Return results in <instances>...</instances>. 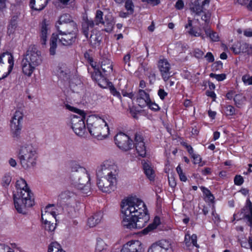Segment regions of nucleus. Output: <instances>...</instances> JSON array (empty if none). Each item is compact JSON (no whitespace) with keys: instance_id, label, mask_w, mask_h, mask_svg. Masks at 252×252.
Segmentation results:
<instances>
[{"instance_id":"0e129e2a","label":"nucleus","mask_w":252,"mask_h":252,"mask_svg":"<svg viewBox=\"0 0 252 252\" xmlns=\"http://www.w3.org/2000/svg\"><path fill=\"white\" fill-rule=\"evenodd\" d=\"M168 181L170 187L174 188L176 186V183L175 182V179L173 177H168Z\"/></svg>"},{"instance_id":"0eeeda50","label":"nucleus","mask_w":252,"mask_h":252,"mask_svg":"<svg viewBox=\"0 0 252 252\" xmlns=\"http://www.w3.org/2000/svg\"><path fill=\"white\" fill-rule=\"evenodd\" d=\"M86 122L90 133L98 139L105 138L109 134L108 125L105 120L100 117L94 115L89 116Z\"/></svg>"},{"instance_id":"c756f323","label":"nucleus","mask_w":252,"mask_h":252,"mask_svg":"<svg viewBox=\"0 0 252 252\" xmlns=\"http://www.w3.org/2000/svg\"><path fill=\"white\" fill-rule=\"evenodd\" d=\"M94 26V21L92 20H87L82 24V32L85 36L88 38L89 36V31L92 29Z\"/></svg>"},{"instance_id":"4c0bfd02","label":"nucleus","mask_w":252,"mask_h":252,"mask_svg":"<svg viewBox=\"0 0 252 252\" xmlns=\"http://www.w3.org/2000/svg\"><path fill=\"white\" fill-rule=\"evenodd\" d=\"M189 33L193 36L197 37L200 36L202 39H204L205 36L202 34L201 29H199V31H196L193 28H190L188 32Z\"/></svg>"},{"instance_id":"bb28decb","label":"nucleus","mask_w":252,"mask_h":252,"mask_svg":"<svg viewBox=\"0 0 252 252\" xmlns=\"http://www.w3.org/2000/svg\"><path fill=\"white\" fill-rule=\"evenodd\" d=\"M103 216L102 212L99 211L89 218L88 220V224L90 227H93L99 223Z\"/></svg>"},{"instance_id":"4be33fe9","label":"nucleus","mask_w":252,"mask_h":252,"mask_svg":"<svg viewBox=\"0 0 252 252\" xmlns=\"http://www.w3.org/2000/svg\"><path fill=\"white\" fill-rule=\"evenodd\" d=\"M135 146L138 155L144 157L146 154V147L143 142V138L140 134L135 135Z\"/></svg>"},{"instance_id":"338daca9","label":"nucleus","mask_w":252,"mask_h":252,"mask_svg":"<svg viewBox=\"0 0 252 252\" xmlns=\"http://www.w3.org/2000/svg\"><path fill=\"white\" fill-rule=\"evenodd\" d=\"M166 83V85L169 87H172L174 85L175 81L171 77L169 79V80L167 82H165Z\"/></svg>"},{"instance_id":"37998d69","label":"nucleus","mask_w":252,"mask_h":252,"mask_svg":"<svg viewBox=\"0 0 252 252\" xmlns=\"http://www.w3.org/2000/svg\"><path fill=\"white\" fill-rule=\"evenodd\" d=\"M225 113L227 116H232L235 114V109L231 105L226 106Z\"/></svg>"},{"instance_id":"1a4fd4ad","label":"nucleus","mask_w":252,"mask_h":252,"mask_svg":"<svg viewBox=\"0 0 252 252\" xmlns=\"http://www.w3.org/2000/svg\"><path fill=\"white\" fill-rule=\"evenodd\" d=\"M66 107L69 110L78 114L79 116L74 115L71 119V128L78 136H83L85 132V119L86 113L84 111L77 109L69 105H66Z\"/></svg>"},{"instance_id":"7c9ffc66","label":"nucleus","mask_w":252,"mask_h":252,"mask_svg":"<svg viewBox=\"0 0 252 252\" xmlns=\"http://www.w3.org/2000/svg\"><path fill=\"white\" fill-rule=\"evenodd\" d=\"M207 36L210 37L212 41H218L219 40V36L218 33L210 29L209 27H203V28Z\"/></svg>"},{"instance_id":"dca6fc26","label":"nucleus","mask_w":252,"mask_h":252,"mask_svg":"<svg viewBox=\"0 0 252 252\" xmlns=\"http://www.w3.org/2000/svg\"><path fill=\"white\" fill-rule=\"evenodd\" d=\"M115 144L123 151H128L133 147L132 141L126 134L120 132L115 137Z\"/></svg>"},{"instance_id":"cd10ccee","label":"nucleus","mask_w":252,"mask_h":252,"mask_svg":"<svg viewBox=\"0 0 252 252\" xmlns=\"http://www.w3.org/2000/svg\"><path fill=\"white\" fill-rule=\"evenodd\" d=\"M143 168L146 176L151 181L153 180L155 178V171H154L151 165L146 162H142Z\"/></svg>"},{"instance_id":"6e6552de","label":"nucleus","mask_w":252,"mask_h":252,"mask_svg":"<svg viewBox=\"0 0 252 252\" xmlns=\"http://www.w3.org/2000/svg\"><path fill=\"white\" fill-rule=\"evenodd\" d=\"M210 0H189L188 4L190 11L195 15L201 16L202 20L205 22L204 27H208L210 23L211 14L209 11H206L208 8Z\"/></svg>"},{"instance_id":"c85d7f7f","label":"nucleus","mask_w":252,"mask_h":252,"mask_svg":"<svg viewBox=\"0 0 252 252\" xmlns=\"http://www.w3.org/2000/svg\"><path fill=\"white\" fill-rule=\"evenodd\" d=\"M17 19L18 16L14 15L10 20L9 24L7 27V33L9 35L13 34L15 32L17 27Z\"/></svg>"},{"instance_id":"7ed1b4c3","label":"nucleus","mask_w":252,"mask_h":252,"mask_svg":"<svg viewBox=\"0 0 252 252\" xmlns=\"http://www.w3.org/2000/svg\"><path fill=\"white\" fill-rule=\"evenodd\" d=\"M15 187L16 192L13 195L15 209L19 213L25 214L26 209L34 204L33 194L23 178L16 181Z\"/></svg>"},{"instance_id":"4468645a","label":"nucleus","mask_w":252,"mask_h":252,"mask_svg":"<svg viewBox=\"0 0 252 252\" xmlns=\"http://www.w3.org/2000/svg\"><path fill=\"white\" fill-rule=\"evenodd\" d=\"M246 219L249 222L250 226L252 227V203L248 199L245 206L241 210L240 212L233 215V220Z\"/></svg>"},{"instance_id":"58836bf2","label":"nucleus","mask_w":252,"mask_h":252,"mask_svg":"<svg viewBox=\"0 0 252 252\" xmlns=\"http://www.w3.org/2000/svg\"><path fill=\"white\" fill-rule=\"evenodd\" d=\"M244 97L241 94H236L234 97V101H235V104L238 106L240 107L242 105L244 101Z\"/></svg>"},{"instance_id":"ea45409f","label":"nucleus","mask_w":252,"mask_h":252,"mask_svg":"<svg viewBox=\"0 0 252 252\" xmlns=\"http://www.w3.org/2000/svg\"><path fill=\"white\" fill-rule=\"evenodd\" d=\"M242 80L246 85H252V75L246 74L242 76Z\"/></svg>"},{"instance_id":"2eb2a0df","label":"nucleus","mask_w":252,"mask_h":252,"mask_svg":"<svg viewBox=\"0 0 252 252\" xmlns=\"http://www.w3.org/2000/svg\"><path fill=\"white\" fill-rule=\"evenodd\" d=\"M148 252H174L173 246L170 241L161 240L153 244Z\"/></svg>"},{"instance_id":"aec40b11","label":"nucleus","mask_w":252,"mask_h":252,"mask_svg":"<svg viewBox=\"0 0 252 252\" xmlns=\"http://www.w3.org/2000/svg\"><path fill=\"white\" fill-rule=\"evenodd\" d=\"M123 252H143L144 249L139 241H131L125 244L121 249Z\"/></svg>"},{"instance_id":"2f4dec72","label":"nucleus","mask_w":252,"mask_h":252,"mask_svg":"<svg viewBox=\"0 0 252 252\" xmlns=\"http://www.w3.org/2000/svg\"><path fill=\"white\" fill-rule=\"evenodd\" d=\"M48 252H65L63 250L61 246L58 243H51L48 247Z\"/></svg>"},{"instance_id":"4d7b16f0","label":"nucleus","mask_w":252,"mask_h":252,"mask_svg":"<svg viewBox=\"0 0 252 252\" xmlns=\"http://www.w3.org/2000/svg\"><path fill=\"white\" fill-rule=\"evenodd\" d=\"M190 240L193 246H195L197 248L199 247L197 244V236L195 234H193L192 236H190Z\"/></svg>"},{"instance_id":"774afa93","label":"nucleus","mask_w":252,"mask_h":252,"mask_svg":"<svg viewBox=\"0 0 252 252\" xmlns=\"http://www.w3.org/2000/svg\"><path fill=\"white\" fill-rule=\"evenodd\" d=\"M244 34L247 37L252 36V30L248 29L244 31Z\"/></svg>"},{"instance_id":"f3484780","label":"nucleus","mask_w":252,"mask_h":252,"mask_svg":"<svg viewBox=\"0 0 252 252\" xmlns=\"http://www.w3.org/2000/svg\"><path fill=\"white\" fill-rule=\"evenodd\" d=\"M158 68L162 78L164 82H167L173 75L171 70V65L166 59H160L158 62Z\"/></svg>"},{"instance_id":"6e6d98bb","label":"nucleus","mask_w":252,"mask_h":252,"mask_svg":"<svg viewBox=\"0 0 252 252\" xmlns=\"http://www.w3.org/2000/svg\"><path fill=\"white\" fill-rule=\"evenodd\" d=\"M143 2H147V3L152 5L155 6L159 4L160 0H142Z\"/></svg>"},{"instance_id":"680f3d73","label":"nucleus","mask_w":252,"mask_h":252,"mask_svg":"<svg viewBox=\"0 0 252 252\" xmlns=\"http://www.w3.org/2000/svg\"><path fill=\"white\" fill-rule=\"evenodd\" d=\"M213 66L214 69H220L222 67V63L220 61L217 62L213 64Z\"/></svg>"},{"instance_id":"a18cd8bd","label":"nucleus","mask_w":252,"mask_h":252,"mask_svg":"<svg viewBox=\"0 0 252 252\" xmlns=\"http://www.w3.org/2000/svg\"><path fill=\"white\" fill-rule=\"evenodd\" d=\"M234 182L235 185L237 186H241L244 183V179L242 176L240 175H237L234 177Z\"/></svg>"},{"instance_id":"39448f33","label":"nucleus","mask_w":252,"mask_h":252,"mask_svg":"<svg viewBox=\"0 0 252 252\" xmlns=\"http://www.w3.org/2000/svg\"><path fill=\"white\" fill-rule=\"evenodd\" d=\"M70 178L72 184L78 189L87 194L90 189V177L86 169L76 163H73Z\"/></svg>"},{"instance_id":"69168bd1","label":"nucleus","mask_w":252,"mask_h":252,"mask_svg":"<svg viewBox=\"0 0 252 252\" xmlns=\"http://www.w3.org/2000/svg\"><path fill=\"white\" fill-rule=\"evenodd\" d=\"M130 59V55L129 54H127L124 57V62L125 64H127L128 66L130 65L129 61Z\"/></svg>"},{"instance_id":"e2e57ef3","label":"nucleus","mask_w":252,"mask_h":252,"mask_svg":"<svg viewBox=\"0 0 252 252\" xmlns=\"http://www.w3.org/2000/svg\"><path fill=\"white\" fill-rule=\"evenodd\" d=\"M184 241L187 247H189L191 245V243L190 240V236L189 235H185Z\"/></svg>"},{"instance_id":"b1692460","label":"nucleus","mask_w":252,"mask_h":252,"mask_svg":"<svg viewBox=\"0 0 252 252\" xmlns=\"http://www.w3.org/2000/svg\"><path fill=\"white\" fill-rule=\"evenodd\" d=\"M101 68L105 74L109 75L113 71V65L111 61L107 59L103 58L101 61Z\"/></svg>"},{"instance_id":"052dcab7","label":"nucleus","mask_w":252,"mask_h":252,"mask_svg":"<svg viewBox=\"0 0 252 252\" xmlns=\"http://www.w3.org/2000/svg\"><path fill=\"white\" fill-rule=\"evenodd\" d=\"M191 157L193 158L194 164L200 163L201 161V158L199 155L193 154L191 155Z\"/></svg>"},{"instance_id":"412c9836","label":"nucleus","mask_w":252,"mask_h":252,"mask_svg":"<svg viewBox=\"0 0 252 252\" xmlns=\"http://www.w3.org/2000/svg\"><path fill=\"white\" fill-rule=\"evenodd\" d=\"M76 194L72 191L65 190L62 192L59 196L58 203L62 205L65 204H69L75 201Z\"/></svg>"},{"instance_id":"6ab92c4d","label":"nucleus","mask_w":252,"mask_h":252,"mask_svg":"<svg viewBox=\"0 0 252 252\" xmlns=\"http://www.w3.org/2000/svg\"><path fill=\"white\" fill-rule=\"evenodd\" d=\"M56 28L59 33H75L78 34L77 25L74 21L61 25H56Z\"/></svg>"},{"instance_id":"5fc2aeb1","label":"nucleus","mask_w":252,"mask_h":252,"mask_svg":"<svg viewBox=\"0 0 252 252\" xmlns=\"http://www.w3.org/2000/svg\"><path fill=\"white\" fill-rule=\"evenodd\" d=\"M158 94L160 98L162 100H163L167 95L168 94L163 89H159L158 91Z\"/></svg>"},{"instance_id":"de8ad7c7","label":"nucleus","mask_w":252,"mask_h":252,"mask_svg":"<svg viewBox=\"0 0 252 252\" xmlns=\"http://www.w3.org/2000/svg\"><path fill=\"white\" fill-rule=\"evenodd\" d=\"M0 252H15L9 246L4 244H0Z\"/></svg>"},{"instance_id":"13d9d810","label":"nucleus","mask_w":252,"mask_h":252,"mask_svg":"<svg viewBox=\"0 0 252 252\" xmlns=\"http://www.w3.org/2000/svg\"><path fill=\"white\" fill-rule=\"evenodd\" d=\"M175 6L177 9H182L184 7V3L182 0H178L176 2Z\"/></svg>"},{"instance_id":"09e8293b","label":"nucleus","mask_w":252,"mask_h":252,"mask_svg":"<svg viewBox=\"0 0 252 252\" xmlns=\"http://www.w3.org/2000/svg\"><path fill=\"white\" fill-rule=\"evenodd\" d=\"M204 52H203L201 50L196 48L193 51V55L194 56L198 59L202 58L204 55Z\"/></svg>"},{"instance_id":"f257e3e1","label":"nucleus","mask_w":252,"mask_h":252,"mask_svg":"<svg viewBox=\"0 0 252 252\" xmlns=\"http://www.w3.org/2000/svg\"><path fill=\"white\" fill-rule=\"evenodd\" d=\"M123 214L122 224L128 229H141L144 227L150 219L144 202L137 198H128L121 203Z\"/></svg>"},{"instance_id":"f03ea898","label":"nucleus","mask_w":252,"mask_h":252,"mask_svg":"<svg viewBox=\"0 0 252 252\" xmlns=\"http://www.w3.org/2000/svg\"><path fill=\"white\" fill-rule=\"evenodd\" d=\"M97 186L103 192L111 193L116 188L118 169L116 164L109 160L104 161L96 172Z\"/></svg>"},{"instance_id":"f8f14e48","label":"nucleus","mask_w":252,"mask_h":252,"mask_svg":"<svg viewBox=\"0 0 252 252\" xmlns=\"http://www.w3.org/2000/svg\"><path fill=\"white\" fill-rule=\"evenodd\" d=\"M23 114L20 111H16L10 121V127L13 138L19 139L22 127Z\"/></svg>"},{"instance_id":"20e7f679","label":"nucleus","mask_w":252,"mask_h":252,"mask_svg":"<svg viewBox=\"0 0 252 252\" xmlns=\"http://www.w3.org/2000/svg\"><path fill=\"white\" fill-rule=\"evenodd\" d=\"M42 61L41 52L35 45L30 46L22 61L23 73L31 77L36 67L41 64Z\"/></svg>"},{"instance_id":"423d86ee","label":"nucleus","mask_w":252,"mask_h":252,"mask_svg":"<svg viewBox=\"0 0 252 252\" xmlns=\"http://www.w3.org/2000/svg\"><path fill=\"white\" fill-rule=\"evenodd\" d=\"M18 156L23 168L25 169L32 168L36 164L38 158L37 148L32 144H25L20 146Z\"/></svg>"},{"instance_id":"c03bdc74","label":"nucleus","mask_w":252,"mask_h":252,"mask_svg":"<svg viewBox=\"0 0 252 252\" xmlns=\"http://www.w3.org/2000/svg\"><path fill=\"white\" fill-rule=\"evenodd\" d=\"M210 77L211 78H215L218 81H221L225 79L226 75L225 74H216L211 73L210 74Z\"/></svg>"},{"instance_id":"473e14b6","label":"nucleus","mask_w":252,"mask_h":252,"mask_svg":"<svg viewBox=\"0 0 252 252\" xmlns=\"http://www.w3.org/2000/svg\"><path fill=\"white\" fill-rule=\"evenodd\" d=\"M159 222V219L158 218H155L153 223L150 224L146 228L143 230L144 234H147L152 230L156 229Z\"/></svg>"},{"instance_id":"603ef678","label":"nucleus","mask_w":252,"mask_h":252,"mask_svg":"<svg viewBox=\"0 0 252 252\" xmlns=\"http://www.w3.org/2000/svg\"><path fill=\"white\" fill-rule=\"evenodd\" d=\"M137 102H138L139 106L141 108H143L145 106H147L148 104L149 103V101L142 99L141 98H139L138 97L137 98Z\"/></svg>"},{"instance_id":"72a5a7b5","label":"nucleus","mask_w":252,"mask_h":252,"mask_svg":"<svg viewBox=\"0 0 252 252\" xmlns=\"http://www.w3.org/2000/svg\"><path fill=\"white\" fill-rule=\"evenodd\" d=\"M107 248V245L104 241L101 238L97 239V242L95 247L96 252H102Z\"/></svg>"},{"instance_id":"a19ab883","label":"nucleus","mask_w":252,"mask_h":252,"mask_svg":"<svg viewBox=\"0 0 252 252\" xmlns=\"http://www.w3.org/2000/svg\"><path fill=\"white\" fill-rule=\"evenodd\" d=\"M138 97L141 98L142 99H143L144 100H147L149 101V102H150V98L149 94L146 93L145 91L143 90H139L138 91Z\"/></svg>"},{"instance_id":"393cba45","label":"nucleus","mask_w":252,"mask_h":252,"mask_svg":"<svg viewBox=\"0 0 252 252\" xmlns=\"http://www.w3.org/2000/svg\"><path fill=\"white\" fill-rule=\"evenodd\" d=\"M92 78L98 83L100 87L102 88L105 87L107 82L104 79L101 72L98 69L96 70L94 68V71L92 74Z\"/></svg>"},{"instance_id":"9d476101","label":"nucleus","mask_w":252,"mask_h":252,"mask_svg":"<svg viewBox=\"0 0 252 252\" xmlns=\"http://www.w3.org/2000/svg\"><path fill=\"white\" fill-rule=\"evenodd\" d=\"M77 34L75 33H53L50 42V53L54 55L56 53L57 42L64 46H69L73 44L76 40Z\"/></svg>"},{"instance_id":"ddd939ff","label":"nucleus","mask_w":252,"mask_h":252,"mask_svg":"<svg viewBox=\"0 0 252 252\" xmlns=\"http://www.w3.org/2000/svg\"><path fill=\"white\" fill-rule=\"evenodd\" d=\"M50 206H48L44 211H42L41 220L45 230L52 232L56 228V226L54 223V220H56V214L55 212L50 210Z\"/></svg>"},{"instance_id":"5701e85b","label":"nucleus","mask_w":252,"mask_h":252,"mask_svg":"<svg viewBox=\"0 0 252 252\" xmlns=\"http://www.w3.org/2000/svg\"><path fill=\"white\" fill-rule=\"evenodd\" d=\"M50 28L49 24L47 21L44 20L42 21L41 29V42L42 45H45L47 41V35L50 34Z\"/></svg>"},{"instance_id":"3c124183","label":"nucleus","mask_w":252,"mask_h":252,"mask_svg":"<svg viewBox=\"0 0 252 252\" xmlns=\"http://www.w3.org/2000/svg\"><path fill=\"white\" fill-rule=\"evenodd\" d=\"M239 48L241 49V52L246 53L249 51L250 47L248 44L246 43H243L240 45Z\"/></svg>"},{"instance_id":"e433bc0d","label":"nucleus","mask_w":252,"mask_h":252,"mask_svg":"<svg viewBox=\"0 0 252 252\" xmlns=\"http://www.w3.org/2000/svg\"><path fill=\"white\" fill-rule=\"evenodd\" d=\"M11 176L9 173L5 174L1 179V185L4 187H8L11 182Z\"/></svg>"},{"instance_id":"864d4df0","label":"nucleus","mask_w":252,"mask_h":252,"mask_svg":"<svg viewBox=\"0 0 252 252\" xmlns=\"http://www.w3.org/2000/svg\"><path fill=\"white\" fill-rule=\"evenodd\" d=\"M147 106L150 109L154 111H158L159 109V107L158 104L155 102H153L150 100V102L148 104Z\"/></svg>"},{"instance_id":"9b49d317","label":"nucleus","mask_w":252,"mask_h":252,"mask_svg":"<svg viewBox=\"0 0 252 252\" xmlns=\"http://www.w3.org/2000/svg\"><path fill=\"white\" fill-rule=\"evenodd\" d=\"M13 65V58L10 53H4L0 56V80L10 73Z\"/></svg>"},{"instance_id":"8fccbe9b","label":"nucleus","mask_w":252,"mask_h":252,"mask_svg":"<svg viewBox=\"0 0 252 252\" xmlns=\"http://www.w3.org/2000/svg\"><path fill=\"white\" fill-rule=\"evenodd\" d=\"M110 91L112 94L114 96H117L119 98H121V95L120 93L117 91L116 89L114 86H111L110 87Z\"/></svg>"},{"instance_id":"c9c22d12","label":"nucleus","mask_w":252,"mask_h":252,"mask_svg":"<svg viewBox=\"0 0 252 252\" xmlns=\"http://www.w3.org/2000/svg\"><path fill=\"white\" fill-rule=\"evenodd\" d=\"M125 7L129 14H132L134 13V5L132 0H126Z\"/></svg>"},{"instance_id":"f704fd0d","label":"nucleus","mask_w":252,"mask_h":252,"mask_svg":"<svg viewBox=\"0 0 252 252\" xmlns=\"http://www.w3.org/2000/svg\"><path fill=\"white\" fill-rule=\"evenodd\" d=\"M73 21L72 20L71 16L68 14H64L61 15L59 18V21L56 25H61L70 23V22Z\"/></svg>"},{"instance_id":"a878e982","label":"nucleus","mask_w":252,"mask_h":252,"mask_svg":"<svg viewBox=\"0 0 252 252\" xmlns=\"http://www.w3.org/2000/svg\"><path fill=\"white\" fill-rule=\"evenodd\" d=\"M49 0H31V7L35 10H42L47 5Z\"/></svg>"},{"instance_id":"a211bd4d","label":"nucleus","mask_w":252,"mask_h":252,"mask_svg":"<svg viewBox=\"0 0 252 252\" xmlns=\"http://www.w3.org/2000/svg\"><path fill=\"white\" fill-rule=\"evenodd\" d=\"M94 25H98L99 24L104 25L106 28L105 31L107 32H110L112 31L114 27V21L111 17L109 18L108 16L105 17V21L103 20V12L100 10H97L96 12Z\"/></svg>"},{"instance_id":"49530a36","label":"nucleus","mask_w":252,"mask_h":252,"mask_svg":"<svg viewBox=\"0 0 252 252\" xmlns=\"http://www.w3.org/2000/svg\"><path fill=\"white\" fill-rule=\"evenodd\" d=\"M68 71L66 69L63 70L62 68H60L58 70V74L61 78H67L68 76Z\"/></svg>"},{"instance_id":"79ce46f5","label":"nucleus","mask_w":252,"mask_h":252,"mask_svg":"<svg viewBox=\"0 0 252 252\" xmlns=\"http://www.w3.org/2000/svg\"><path fill=\"white\" fill-rule=\"evenodd\" d=\"M176 171L179 176L180 180L183 182H186L187 180V178L185 174L183 173L180 165L177 167Z\"/></svg>"},{"instance_id":"bf43d9fd","label":"nucleus","mask_w":252,"mask_h":252,"mask_svg":"<svg viewBox=\"0 0 252 252\" xmlns=\"http://www.w3.org/2000/svg\"><path fill=\"white\" fill-rule=\"evenodd\" d=\"M208 62L212 63L214 61V58L211 52H208L206 55L204 56Z\"/></svg>"}]
</instances>
